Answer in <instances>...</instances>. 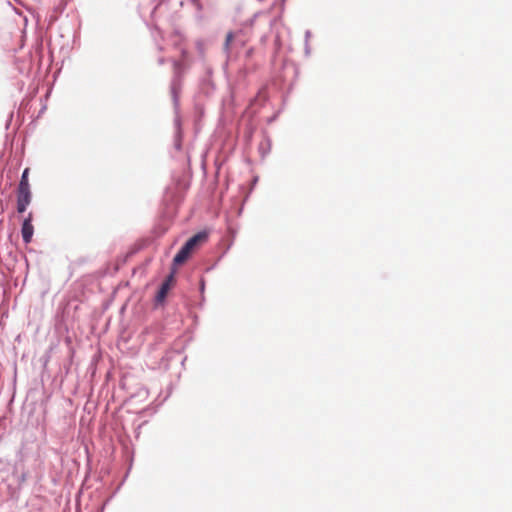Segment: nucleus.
Returning a JSON list of instances; mask_svg holds the SVG:
<instances>
[{"label":"nucleus","mask_w":512,"mask_h":512,"mask_svg":"<svg viewBox=\"0 0 512 512\" xmlns=\"http://www.w3.org/2000/svg\"><path fill=\"white\" fill-rule=\"evenodd\" d=\"M32 194L30 189H17V212L22 214L31 203Z\"/></svg>","instance_id":"obj_1"},{"label":"nucleus","mask_w":512,"mask_h":512,"mask_svg":"<svg viewBox=\"0 0 512 512\" xmlns=\"http://www.w3.org/2000/svg\"><path fill=\"white\" fill-rule=\"evenodd\" d=\"M33 215L30 212L28 216L24 219L22 228H21V234L23 241L28 244L31 242L33 233H34V227L32 225Z\"/></svg>","instance_id":"obj_2"},{"label":"nucleus","mask_w":512,"mask_h":512,"mask_svg":"<svg viewBox=\"0 0 512 512\" xmlns=\"http://www.w3.org/2000/svg\"><path fill=\"white\" fill-rule=\"evenodd\" d=\"M207 235L205 233H197L193 237H191L183 247L188 250L189 253H192L194 249L202 242L205 241Z\"/></svg>","instance_id":"obj_3"},{"label":"nucleus","mask_w":512,"mask_h":512,"mask_svg":"<svg viewBox=\"0 0 512 512\" xmlns=\"http://www.w3.org/2000/svg\"><path fill=\"white\" fill-rule=\"evenodd\" d=\"M171 278L172 277L170 276L169 279H167L166 281H164L162 283V285H161V287H160V289H159V291H158V293L156 295V300L158 302H162L165 299V297H166V295L168 293V290L170 289V279Z\"/></svg>","instance_id":"obj_4"},{"label":"nucleus","mask_w":512,"mask_h":512,"mask_svg":"<svg viewBox=\"0 0 512 512\" xmlns=\"http://www.w3.org/2000/svg\"><path fill=\"white\" fill-rule=\"evenodd\" d=\"M191 253L187 249L182 247L179 252L175 255L173 262L176 265H181L190 257Z\"/></svg>","instance_id":"obj_5"},{"label":"nucleus","mask_w":512,"mask_h":512,"mask_svg":"<svg viewBox=\"0 0 512 512\" xmlns=\"http://www.w3.org/2000/svg\"><path fill=\"white\" fill-rule=\"evenodd\" d=\"M28 174H29V168H26L21 176V180L19 182L17 189H30V185L28 182Z\"/></svg>","instance_id":"obj_6"},{"label":"nucleus","mask_w":512,"mask_h":512,"mask_svg":"<svg viewBox=\"0 0 512 512\" xmlns=\"http://www.w3.org/2000/svg\"><path fill=\"white\" fill-rule=\"evenodd\" d=\"M234 39L233 32H229L226 35L225 43H224V49L228 52L230 50V45Z\"/></svg>","instance_id":"obj_7"}]
</instances>
